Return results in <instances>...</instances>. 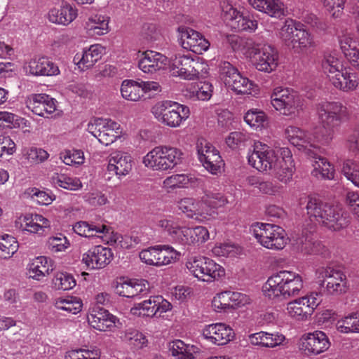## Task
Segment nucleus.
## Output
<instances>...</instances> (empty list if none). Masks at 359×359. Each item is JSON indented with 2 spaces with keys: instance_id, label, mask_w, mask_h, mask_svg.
Listing matches in <instances>:
<instances>
[{
  "instance_id": "a211bd4d",
  "label": "nucleus",
  "mask_w": 359,
  "mask_h": 359,
  "mask_svg": "<svg viewBox=\"0 0 359 359\" xmlns=\"http://www.w3.org/2000/svg\"><path fill=\"white\" fill-rule=\"evenodd\" d=\"M316 277L321 285L326 282V289L331 294H342L348 290L346 276L341 270L328 266L319 267L316 271Z\"/></svg>"
},
{
  "instance_id": "7c9ffc66",
  "label": "nucleus",
  "mask_w": 359,
  "mask_h": 359,
  "mask_svg": "<svg viewBox=\"0 0 359 359\" xmlns=\"http://www.w3.org/2000/svg\"><path fill=\"white\" fill-rule=\"evenodd\" d=\"M201 180L192 173L172 174L164 179L162 187L168 192L176 189H189L198 186Z\"/></svg>"
},
{
  "instance_id": "4be33fe9",
  "label": "nucleus",
  "mask_w": 359,
  "mask_h": 359,
  "mask_svg": "<svg viewBox=\"0 0 359 359\" xmlns=\"http://www.w3.org/2000/svg\"><path fill=\"white\" fill-rule=\"evenodd\" d=\"M26 104L34 114L45 118H55L60 114L57 101L47 94H32L27 97Z\"/></svg>"
},
{
  "instance_id": "8fccbe9b",
  "label": "nucleus",
  "mask_w": 359,
  "mask_h": 359,
  "mask_svg": "<svg viewBox=\"0 0 359 359\" xmlns=\"http://www.w3.org/2000/svg\"><path fill=\"white\" fill-rule=\"evenodd\" d=\"M315 46V41L311 34L300 27L295 34V38L293 40L290 47L294 50L295 52H302L309 48Z\"/></svg>"
},
{
  "instance_id": "7ed1b4c3",
  "label": "nucleus",
  "mask_w": 359,
  "mask_h": 359,
  "mask_svg": "<svg viewBox=\"0 0 359 359\" xmlns=\"http://www.w3.org/2000/svg\"><path fill=\"white\" fill-rule=\"evenodd\" d=\"M304 287L302 276L292 271H280L270 276L262 287L265 297L283 301L299 294Z\"/></svg>"
},
{
  "instance_id": "473e14b6",
  "label": "nucleus",
  "mask_w": 359,
  "mask_h": 359,
  "mask_svg": "<svg viewBox=\"0 0 359 359\" xmlns=\"http://www.w3.org/2000/svg\"><path fill=\"white\" fill-rule=\"evenodd\" d=\"M77 15L78 10L75 7L67 2H63L60 6L50 9L48 19L52 23L67 26L77 18Z\"/></svg>"
},
{
  "instance_id": "603ef678",
  "label": "nucleus",
  "mask_w": 359,
  "mask_h": 359,
  "mask_svg": "<svg viewBox=\"0 0 359 359\" xmlns=\"http://www.w3.org/2000/svg\"><path fill=\"white\" fill-rule=\"evenodd\" d=\"M54 306L58 310L65 311L72 314H77L82 310L83 303L78 297L68 296L56 299Z\"/></svg>"
},
{
  "instance_id": "49530a36",
  "label": "nucleus",
  "mask_w": 359,
  "mask_h": 359,
  "mask_svg": "<svg viewBox=\"0 0 359 359\" xmlns=\"http://www.w3.org/2000/svg\"><path fill=\"white\" fill-rule=\"evenodd\" d=\"M121 94L123 99L137 102L143 97L140 82L134 80H124L121 86Z\"/></svg>"
},
{
  "instance_id": "412c9836",
  "label": "nucleus",
  "mask_w": 359,
  "mask_h": 359,
  "mask_svg": "<svg viewBox=\"0 0 359 359\" xmlns=\"http://www.w3.org/2000/svg\"><path fill=\"white\" fill-rule=\"evenodd\" d=\"M156 226L166 231L175 243L191 247V227L180 226L178 220L172 216L159 219Z\"/></svg>"
},
{
  "instance_id": "ddd939ff",
  "label": "nucleus",
  "mask_w": 359,
  "mask_h": 359,
  "mask_svg": "<svg viewBox=\"0 0 359 359\" xmlns=\"http://www.w3.org/2000/svg\"><path fill=\"white\" fill-rule=\"evenodd\" d=\"M86 130L105 146L113 144L123 135L121 125L111 118H94L89 121Z\"/></svg>"
},
{
  "instance_id": "69168bd1",
  "label": "nucleus",
  "mask_w": 359,
  "mask_h": 359,
  "mask_svg": "<svg viewBox=\"0 0 359 359\" xmlns=\"http://www.w3.org/2000/svg\"><path fill=\"white\" fill-rule=\"evenodd\" d=\"M47 246L48 250L53 253L65 251L70 246V243L66 236L59 234L51 236L48 239Z\"/></svg>"
},
{
  "instance_id": "ea45409f",
  "label": "nucleus",
  "mask_w": 359,
  "mask_h": 359,
  "mask_svg": "<svg viewBox=\"0 0 359 359\" xmlns=\"http://www.w3.org/2000/svg\"><path fill=\"white\" fill-rule=\"evenodd\" d=\"M73 231L78 235L86 238L99 237L104 239V236L109 233V227L105 224H90L85 221L76 222L73 226Z\"/></svg>"
},
{
  "instance_id": "a878e982",
  "label": "nucleus",
  "mask_w": 359,
  "mask_h": 359,
  "mask_svg": "<svg viewBox=\"0 0 359 359\" xmlns=\"http://www.w3.org/2000/svg\"><path fill=\"white\" fill-rule=\"evenodd\" d=\"M87 320L92 328L100 332L111 331L118 323V319L115 316L100 306L89 309Z\"/></svg>"
},
{
  "instance_id": "0e129e2a",
  "label": "nucleus",
  "mask_w": 359,
  "mask_h": 359,
  "mask_svg": "<svg viewBox=\"0 0 359 359\" xmlns=\"http://www.w3.org/2000/svg\"><path fill=\"white\" fill-rule=\"evenodd\" d=\"M222 17L233 28L243 13L228 1L221 4Z\"/></svg>"
},
{
  "instance_id": "58836bf2",
  "label": "nucleus",
  "mask_w": 359,
  "mask_h": 359,
  "mask_svg": "<svg viewBox=\"0 0 359 359\" xmlns=\"http://www.w3.org/2000/svg\"><path fill=\"white\" fill-rule=\"evenodd\" d=\"M311 156L313 158L312 161V175L318 179L333 180L335 175L334 165L327 158L315 153Z\"/></svg>"
},
{
  "instance_id": "c85d7f7f",
  "label": "nucleus",
  "mask_w": 359,
  "mask_h": 359,
  "mask_svg": "<svg viewBox=\"0 0 359 359\" xmlns=\"http://www.w3.org/2000/svg\"><path fill=\"white\" fill-rule=\"evenodd\" d=\"M133 168V159L130 154L116 151L111 153L108 158L107 170L114 174L121 179L130 173Z\"/></svg>"
},
{
  "instance_id": "bb28decb",
  "label": "nucleus",
  "mask_w": 359,
  "mask_h": 359,
  "mask_svg": "<svg viewBox=\"0 0 359 359\" xmlns=\"http://www.w3.org/2000/svg\"><path fill=\"white\" fill-rule=\"evenodd\" d=\"M169 64L170 60L165 55L151 50L141 53L137 62L142 72L151 74L166 69Z\"/></svg>"
},
{
  "instance_id": "cd10ccee",
  "label": "nucleus",
  "mask_w": 359,
  "mask_h": 359,
  "mask_svg": "<svg viewBox=\"0 0 359 359\" xmlns=\"http://www.w3.org/2000/svg\"><path fill=\"white\" fill-rule=\"evenodd\" d=\"M202 335L209 342L217 346L226 345L235 337L233 330L229 325L222 323L204 326L202 329Z\"/></svg>"
},
{
  "instance_id": "c756f323",
  "label": "nucleus",
  "mask_w": 359,
  "mask_h": 359,
  "mask_svg": "<svg viewBox=\"0 0 359 359\" xmlns=\"http://www.w3.org/2000/svg\"><path fill=\"white\" fill-rule=\"evenodd\" d=\"M17 228L31 233H40L50 228V221L41 215L26 214L20 215L15 221Z\"/></svg>"
},
{
  "instance_id": "5701e85b",
  "label": "nucleus",
  "mask_w": 359,
  "mask_h": 359,
  "mask_svg": "<svg viewBox=\"0 0 359 359\" xmlns=\"http://www.w3.org/2000/svg\"><path fill=\"white\" fill-rule=\"evenodd\" d=\"M114 287L118 295L130 299H140L149 292V284L144 279L120 278Z\"/></svg>"
},
{
  "instance_id": "4d7b16f0",
  "label": "nucleus",
  "mask_w": 359,
  "mask_h": 359,
  "mask_svg": "<svg viewBox=\"0 0 359 359\" xmlns=\"http://www.w3.org/2000/svg\"><path fill=\"white\" fill-rule=\"evenodd\" d=\"M121 338L123 341L128 342L137 348H143L148 344V339L145 334L132 328L123 332Z\"/></svg>"
},
{
  "instance_id": "dca6fc26",
  "label": "nucleus",
  "mask_w": 359,
  "mask_h": 359,
  "mask_svg": "<svg viewBox=\"0 0 359 359\" xmlns=\"http://www.w3.org/2000/svg\"><path fill=\"white\" fill-rule=\"evenodd\" d=\"M196 149L198 159L206 170L212 175L222 172L224 163L219 151L215 146L204 138H198Z\"/></svg>"
},
{
  "instance_id": "09e8293b",
  "label": "nucleus",
  "mask_w": 359,
  "mask_h": 359,
  "mask_svg": "<svg viewBox=\"0 0 359 359\" xmlns=\"http://www.w3.org/2000/svg\"><path fill=\"white\" fill-rule=\"evenodd\" d=\"M158 267L175 263L181 257V252L169 245H158Z\"/></svg>"
},
{
  "instance_id": "2f4dec72",
  "label": "nucleus",
  "mask_w": 359,
  "mask_h": 359,
  "mask_svg": "<svg viewBox=\"0 0 359 359\" xmlns=\"http://www.w3.org/2000/svg\"><path fill=\"white\" fill-rule=\"evenodd\" d=\"M54 269V261L46 256H39L32 259L27 267L29 278L39 281L48 276Z\"/></svg>"
},
{
  "instance_id": "72a5a7b5",
  "label": "nucleus",
  "mask_w": 359,
  "mask_h": 359,
  "mask_svg": "<svg viewBox=\"0 0 359 359\" xmlns=\"http://www.w3.org/2000/svg\"><path fill=\"white\" fill-rule=\"evenodd\" d=\"M287 340L285 336L279 332L260 331L249 335V342L253 346L274 348L284 345Z\"/></svg>"
},
{
  "instance_id": "13d9d810",
  "label": "nucleus",
  "mask_w": 359,
  "mask_h": 359,
  "mask_svg": "<svg viewBox=\"0 0 359 359\" xmlns=\"http://www.w3.org/2000/svg\"><path fill=\"white\" fill-rule=\"evenodd\" d=\"M341 172L348 181L359 189V161L346 160L343 163Z\"/></svg>"
},
{
  "instance_id": "680f3d73",
  "label": "nucleus",
  "mask_w": 359,
  "mask_h": 359,
  "mask_svg": "<svg viewBox=\"0 0 359 359\" xmlns=\"http://www.w3.org/2000/svg\"><path fill=\"white\" fill-rule=\"evenodd\" d=\"M339 44L341 50L347 60L359 50L358 42L352 34H346L341 36L339 39Z\"/></svg>"
},
{
  "instance_id": "79ce46f5",
  "label": "nucleus",
  "mask_w": 359,
  "mask_h": 359,
  "mask_svg": "<svg viewBox=\"0 0 359 359\" xmlns=\"http://www.w3.org/2000/svg\"><path fill=\"white\" fill-rule=\"evenodd\" d=\"M285 135L290 144L309 155V133L303 130L299 127L289 126L285 130Z\"/></svg>"
},
{
  "instance_id": "393cba45",
  "label": "nucleus",
  "mask_w": 359,
  "mask_h": 359,
  "mask_svg": "<svg viewBox=\"0 0 359 359\" xmlns=\"http://www.w3.org/2000/svg\"><path fill=\"white\" fill-rule=\"evenodd\" d=\"M114 254L109 248L96 245L82 255L81 262L88 270L101 269L109 264Z\"/></svg>"
},
{
  "instance_id": "a18cd8bd",
  "label": "nucleus",
  "mask_w": 359,
  "mask_h": 359,
  "mask_svg": "<svg viewBox=\"0 0 359 359\" xmlns=\"http://www.w3.org/2000/svg\"><path fill=\"white\" fill-rule=\"evenodd\" d=\"M245 122L252 129L261 130L269 126V117L259 109H250L244 115Z\"/></svg>"
},
{
  "instance_id": "aec40b11",
  "label": "nucleus",
  "mask_w": 359,
  "mask_h": 359,
  "mask_svg": "<svg viewBox=\"0 0 359 359\" xmlns=\"http://www.w3.org/2000/svg\"><path fill=\"white\" fill-rule=\"evenodd\" d=\"M177 33L179 42L184 49L196 54H203L210 48L209 41L201 32L191 27L180 26Z\"/></svg>"
},
{
  "instance_id": "c9c22d12",
  "label": "nucleus",
  "mask_w": 359,
  "mask_h": 359,
  "mask_svg": "<svg viewBox=\"0 0 359 359\" xmlns=\"http://www.w3.org/2000/svg\"><path fill=\"white\" fill-rule=\"evenodd\" d=\"M109 17L105 14L92 13L88 17L83 27L88 35L100 36L109 32Z\"/></svg>"
},
{
  "instance_id": "f257e3e1",
  "label": "nucleus",
  "mask_w": 359,
  "mask_h": 359,
  "mask_svg": "<svg viewBox=\"0 0 359 359\" xmlns=\"http://www.w3.org/2000/svg\"><path fill=\"white\" fill-rule=\"evenodd\" d=\"M248 160L251 166L260 172L271 171L284 184L291 181L295 171L292 154L288 148H273L260 140L254 142Z\"/></svg>"
},
{
  "instance_id": "864d4df0",
  "label": "nucleus",
  "mask_w": 359,
  "mask_h": 359,
  "mask_svg": "<svg viewBox=\"0 0 359 359\" xmlns=\"http://www.w3.org/2000/svg\"><path fill=\"white\" fill-rule=\"evenodd\" d=\"M104 239L108 244L122 249H129L137 243L136 238H133V237L127 235L122 236L111 231L109 228V233H107L106 236H104Z\"/></svg>"
},
{
  "instance_id": "774afa93",
  "label": "nucleus",
  "mask_w": 359,
  "mask_h": 359,
  "mask_svg": "<svg viewBox=\"0 0 359 359\" xmlns=\"http://www.w3.org/2000/svg\"><path fill=\"white\" fill-rule=\"evenodd\" d=\"M250 140L249 134L245 132L235 131L229 133L226 137L225 142L227 146L236 149L244 145Z\"/></svg>"
},
{
  "instance_id": "5fc2aeb1",
  "label": "nucleus",
  "mask_w": 359,
  "mask_h": 359,
  "mask_svg": "<svg viewBox=\"0 0 359 359\" xmlns=\"http://www.w3.org/2000/svg\"><path fill=\"white\" fill-rule=\"evenodd\" d=\"M18 243L11 235L4 234L0 237V258L8 259L18 251Z\"/></svg>"
},
{
  "instance_id": "6e6552de",
  "label": "nucleus",
  "mask_w": 359,
  "mask_h": 359,
  "mask_svg": "<svg viewBox=\"0 0 359 359\" xmlns=\"http://www.w3.org/2000/svg\"><path fill=\"white\" fill-rule=\"evenodd\" d=\"M220 79L228 90L236 95L257 97L260 89L257 84L243 76L237 68L228 62H224L220 67Z\"/></svg>"
},
{
  "instance_id": "4c0bfd02",
  "label": "nucleus",
  "mask_w": 359,
  "mask_h": 359,
  "mask_svg": "<svg viewBox=\"0 0 359 359\" xmlns=\"http://www.w3.org/2000/svg\"><path fill=\"white\" fill-rule=\"evenodd\" d=\"M256 10L271 17L280 18L285 15V6L280 0H248Z\"/></svg>"
},
{
  "instance_id": "6ab92c4d",
  "label": "nucleus",
  "mask_w": 359,
  "mask_h": 359,
  "mask_svg": "<svg viewBox=\"0 0 359 359\" xmlns=\"http://www.w3.org/2000/svg\"><path fill=\"white\" fill-rule=\"evenodd\" d=\"M172 307V304L162 296H152L135 304L130 309V313L135 316L161 317L163 313L170 311Z\"/></svg>"
},
{
  "instance_id": "f8f14e48",
  "label": "nucleus",
  "mask_w": 359,
  "mask_h": 359,
  "mask_svg": "<svg viewBox=\"0 0 359 359\" xmlns=\"http://www.w3.org/2000/svg\"><path fill=\"white\" fill-rule=\"evenodd\" d=\"M270 103L280 114L295 116L302 107V99L292 88L283 86L274 88L270 94Z\"/></svg>"
},
{
  "instance_id": "de8ad7c7",
  "label": "nucleus",
  "mask_w": 359,
  "mask_h": 359,
  "mask_svg": "<svg viewBox=\"0 0 359 359\" xmlns=\"http://www.w3.org/2000/svg\"><path fill=\"white\" fill-rule=\"evenodd\" d=\"M335 327L341 334L359 333V313H352L339 319Z\"/></svg>"
},
{
  "instance_id": "c03bdc74",
  "label": "nucleus",
  "mask_w": 359,
  "mask_h": 359,
  "mask_svg": "<svg viewBox=\"0 0 359 359\" xmlns=\"http://www.w3.org/2000/svg\"><path fill=\"white\" fill-rule=\"evenodd\" d=\"M169 350L176 359H194V354L198 352L197 346L185 344L180 339L169 343Z\"/></svg>"
},
{
  "instance_id": "39448f33",
  "label": "nucleus",
  "mask_w": 359,
  "mask_h": 359,
  "mask_svg": "<svg viewBox=\"0 0 359 359\" xmlns=\"http://www.w3.org/2000/svg\"><path fill=\"white\" fill-rule=\"evenodd\" d=\"M184 161V153L170 145H158L147 152L142 158L145 168L154 172H170Z\"/></svg>"
},
{
  "instance_id": "bf43d9fd",
  "label": "nucleus",
  "mask_w": 359,
  "mask_h": 359,
  "mask_svg": "<svg viewBox=\"0 0 359 359\" xmlns=\"http://www.w3.org/2000/svg\"><path fill=\"white\" fill-rule=\"evenodd\" d=\"M300 27H303L302 24L292 19L285 20L284 25L280 31V37L287 46H290L295 38V34Z\"/></svg>"
},
{
  "instance_id": "0eeeda50",
  "label": "nucleus",
  "mask_w": 359,
  "mask_h": 359,
  "mask_svg": "<svg viewBox=\"0 0 359 359\" xmlns=\"http://www.w3.org/2000/svg\"><path fill=\"white\" fill-rule=\"evenodd\" d=\"M185 266L191 275L202 282L212 283L226 276V270L222 265L202 255L189 257Z\"/></svg>"
},
{
  "instance_id": "9b49d317",
  "label": "nucleus",
  "mask_w": 359,
  "mask_h": 359,
  "mask_svg": "<svg viewBox=\"0 0 359 359\" xmlns=\"http://www.w3.org/2000/svg\"><path fill=\"white\" fill-rule=\"evenodd\" d=\"M151 113L158 122L175 128L180 127L189 118L190 109L186 105L165 100L155 104Z\"/></svg>"
},
{
  "instance_id": "1a4fd4ad",
  "label": "nucleus",
  "mask_w": 359,
  "mask_h": 359,
  "mask_svg": "<svg viewBox=\"0 0 359 359\" xmlns=\"http://www.w3.org/2000/svg\"><path fill=\"white\" fill-rule=\"evenodd\" d=\"M169 69L173 76L191 81L198 79L206 73L207 65L199 57L178 53L170 58Z\"/></svg>"
},
{
  "instance_id": "2eb2a0df",
  "label": "nucleus",
  "mask_w": 359,
  "mask_h": 359,
  "mask_svg": "<svg viewBox=\"0 0 359 359\" xmlns=\"http://www.w3.org/2000/svg\"><path fill=\"white\" fill-rule=\"evenodd\" d=\"M227 203V198L220 193H205L200 200H197L194 220L201 223L210 221L216 218L217 210Z\"/></svg>"
},
{
  "instance_id": "052dcab7",
  "label": "nucleus",
  "mask_w": 359,
  "mask_h": 359,
  "mask_svg": "<svg viewBox=\"0 0 359 359\" xmlns=\"http://www.w3.org/2000/svg\"><path fill=\"white\" fill-rule=\"evenodd\" d=\"M53 287L57 290H69L76 286L74 276L67 272H57L53 280Z\"/></svg>"
},
{
  "instance_id": "f704fd0d",
  "label": "nucleus",
  "mask_w": 359,
  "mask_h": 359,
  "mask_svg": "<svg viewBox=\"0 0 359 359\" xmlns=\"http://www.w3.org/2000/svg\"><path fill=\"white\" fill-rule=\"evenodd\" d=\"M104 47L100 44L91 45L83 49L81 54L77 53L74 58L75 64L81 71H86L93 67L102 57Z\"/></svg>"
},
{
  "instance_id": "4468645a",
  "label": "nucleus",
  "mask_w": 359,
  "mask_h": 359,
  "mask_svg": "<svg viewBox=\"0 0 359 359\" xmlns=\"http://www.w3.org/2000/svg\"><path fill=\"white\" fill-rule=\"evenodd\" d=\"M320 302V294L318 292H311L288 302L285 308L286 314L293 320L306 321L311 316Z\"/></svg>"
},
{
  "instance_id": "f03ea898",
  "label": "nucleus",
  "mask_w": 359,
  "mask_h": 359,
  "mask_svg": "<svg viewBox=\"0 0 359 359\" xmlns=\"http://www.w3.org/2000/svg\"><path fill=\"white\" fill-rule=\"evenodd\" d=\"M318 126L309 135V155L329 145L334 135V123L347 121L350 118L348 107L339 101H322L316 105Z\"/></svg>"
},
{
  "instance_id": "3c124183",
  "label": "nucleus",
  "mask_w": 359,
  "mask_h": 359,
  "mask_svg": "<svg viewBox=\"0 0 359 359\" xmlns=\"http://www.w3.org/2000/svg\"><path fill=\"white\" fill-rule=\"evenodd\" d=\"M50 182L55 187H60L71 191L79 190L83 187L79 178L57 173H55L51 177Z\"/></svg>"
},
{
  "instance_id": "f3484780",
  "label": "nucleus",
  "mask_w": 359,
  "mask_h": 359,
  "mask_svg": "<svg viewBox=\"0 0 359 359\" xmlns=\"http://www.w3.org/2000/svg\"><path fill=\"white\" fill-rule=\"evenodd\" d=\"M330 344V339L324 332L315 330L301 336L298 348L304 355L313 357L327 351Z\"/></svg>"
},
{
  "instance_id": "338daca9",
  "label": "nucleus",
  "mask_w": 359,
  "mask_h": 359,
  "mask_svg": "<svg viewBox=\"0 0 359 359\" xmlns=\"http://www.w3.org/2000/svg\"><path fill=\"white\" fill-rule=\"evenodd\" d=\"M210 239V232L203 226L191 227V247H201Z\"/></svg>"
},
{
  "instance_id": "e2e57ef3",
  "label": "nucleus",
  "mask_w": 359,
  "mask_h": 359,
  "mask_svg": "<svg viewBox=\"0 0 359 359\" xmlns=\"http://www.w3.org/2000/svg\"><path fill=\"white\" fill-rule=\"evenodd\" d=\"M212 252L216 257H233L240 255L242 249L232 243H217L212 248Z\"/></svg>"
},
{
  "instance_id": "e433bc0d",
  "label": "nucleus",
  "mask_w": 359,
  "mask_h": 359,
  "mask_svg": "<svg viewBox=\"0 0 359 359\" xmlns=\"http://www.w3.org/2000/svg\"><path fill=\"white\" fill-rule=\"evenodd\" d=\"M330 82L337 89L345 93L355 90L359 85L357 74L347 66Z\"/></svg>"
},
{
  "instance_id": "6e6d98bb",
  "label": "nucleus",
  "mask_w": 359,
  "mask_h": 359,
  "mask_svg": "<svg viewBox=\"0 0 359 359\" xmlns=\"http://www.w3.org/2000/svg\"><path fill=\"white\" fill-rule=\"evenodd\" d=\"M23 158L31 165H37L46 161L49 154L42 148L25 147L22 151Z\"/></svg>"
},
{
  "instance_id": "9d476101",
  "label": "nucleus",
  "mask_w": 359,
  "mask_h": 359,
  "mask_svg": "<svg viewBox=\"0 0 359 359\" xmlns=\"http://www.w3.org/2000/svg\"><path fill=\"white\" fill-rule=\"evenodd\" d=\"M250 231L257 242L269 250H283L288 242L285 231L278 225L256 222L252 224Z\"/></svg>"
},
{
  "instance_id": "a19ab883",
  "label": "nucleus",
  "mask_w": 359,
  "mask_h": 359,
  "mask_svg": "<svg viewBox=\"0 0 359 359\" xmlns=\"http://www.w3.org/2000/svg\"><path fill=\"white\" fill-rule=\"evenodd\" d=\"M321 66L323 73L330 81L346 67L344 60L336 53L325 54Z\"/></svg>"
},
{
  "instance_id": "37998d69",
  "label": "nucleus",
  "mask_w": 359,
  "mask_h": 359,
  "mask_svg": "<svg viewBox=\"0 0 359 359\" xmlns=\"http://www.w3.org/2000/svg\"><path fill=\"white\" fill-rule=\"evenodd\" d=\"M213 93V86L209 82H201L197 84H190L184 90L186 97L191 100H209Z\"/></svg>"
},
{
  "instance_id": "b1692460",
  "label": "nucleus",
  "mask_w": 359,
  "mask_h": 359,
  "mask_svg": "<svg viewBox=\"0 0 359 359\" xmlns=\"http://www.w3.org/2000/svg\"><path fill=\"white\" fill-rule=\"evenodd\" d=\"M22 70L29 76H57L60 71L58 66L47 57L36 56L26 60L22 65Z\"/></svg>"
},
{
  "instance_id": "20e7f679",
  "label": "nucleus",
  "mask_w": 359,
  "mask_h": 359,
  "mask_svg": "<svg viewBox=\"0 0 359 359\" xmlns=\"http://www.w3.org/2000/svg\"><path fill=\"white\" fill-rule=\"evenodd\" d=\"M306 209L311 222L321 224L331 231H340L349 224L350 220L347 214L338 205H332L316 198H311Z\"/></svg>"
},
{
  "instance_id": "423d86ee",
  "label": "nucleus",
  "mask_w": 359,
  "mask_h": 359,
  "mask_svg": "<svg viewBox=\"0 0 359 359\" xmlns=\"http://www.w3.org/2000/svg\"><path fill=\"white\" fill-rule=\"evenodd\" d=\"M243 50V55L252 60L255 67L259 72L271 73L278 66V52L271 45H259L249 40L246 41Z\"/></svg>"
}]
</instances>
